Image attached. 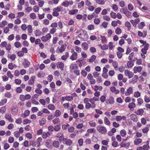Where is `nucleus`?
I'll use <instances>...</instances> for the list:
<instances>
[{
    "label": "nucleus",
    "instance_id": "14",
    "mask_svg": "<svg viewBox=\"0 0 150 150\" xmlns=\"http://www.w3.org/2000/svg\"><path fill=\"white\" fill-rule=\"evenodd\" d=\"M27 29L28 31V35H31L33 31V28L31 25H28L27 26Z\"/></svg>",
    "mask_w": 150,
    "mask_h": 150
},
{
    "label": "nucleus",
    "instance_id": "15",
    "mask_svg": "<svg viewBox=\"0 0 150 150\" xmlns=\"http://www.w3.org/2000/svg\"><path fill=\"white\" fill-rule=\"evenodd\" d=\"M128 107L130 110H133L135 107L136 105L134 103H130L128 105Z\"/></svg>",
    "mask_w": 150,
    "mask_h": 150
},
{
    "label": "nucleus",
    "instance_id": "43",
    "mask_svg": "<svg viewBox=\"0 0 150 150\" xmlns=\"http://www.w3.org/2000/svg\"><path fill=\"white\" fill-rule=\"evenodd\" d=\"M113 66L114 67V68L116 70L118 69V63L116 61H114L112 64Z\"/></svg>",
    "mask_w": 150,
    "mask_h": 150
},
{
    "label": "nucleus",
    "instance_id": "51",
    "mask_svg": "<svg viewBox=\"0 0 150 150\" xmlns=\"http://www.w3.org/2000/svg\"><path fill=\"white\" fill-rule=\"evenodd\" d=\"M45 74L43 73H38L37 76L38 78H42L44 76Z\"/></svg>",
    "mask_w": 150,
    "mask_h": 150
},
{
    "label": "nucleus",
    "instance_id": "23",
    "mask_svg": "<svg viewBox=\"0 0 150 150\" xmlns=\"http://www.w3.org/2000/svg\"><path fill=\"white\" fill-rule=\"evenodd\" d=\"M7 24V22L6 20H4L2 21L1 23H0V28H4L5 25Z\"/></svg>",
    "mask_w": 150,
    "mask_h": 150
},
{
    "label": "nucleus",
    "instance_id": "4",
    "mask_svg": "<svg viewBox=\"0 0 150 150\" xmlns=\"http://www.w3.org/2000/svg\"><path fill=\"white\" fill-rule=\"evenodd\" d=\"M124 73L125 75L128 76L129 79L132 77L134 75L133 73L128 70H125Z\"/></svg>",
    "mask_w": 150,
    "mask_h": 150
},
{
    "label": "nucleus",
    "instance_id": "41",
    "mask_svg": "<svg viewBox=\"0 0 150 150\" xmlns=\"http://www.w3.org/2000/svg\"><path fill=\"white\" fill-rule=\"evenodd\" d=\"M56 137L58 138H62L63 137V134L61 132L58 133L56 136Z\"/></svg>",
    "mask_w": 150,
    "mask_h": 150
},
{
    "label": "nucleus",
    "instance_id": "42",
    "mask_svg": "<svg viewBox=\"0 0 150 150\" xmlns=\"http://www.w3.org/2000/svg\"><path fill=\"white\" fill-rule=\"evenodd\" d=\"M120 134L122 137H124L126 134V131L124 129H122L120 132Z\"/></svg>",
    "mask_w": 150,
    "mask_h": 150
},
{
    "label": "nucleus",
    "instance_id": "38",
    "mask_svg": "<svg viewBox=\"0 0 150 150\" xmlns=\"http://www.w3.org/2000/svg\"><path fill=\"white\" fill-rule=\"evenodd\" d=\"M7 101V100L6 99L4 98L2 99L0 102V105L1 106L4 105Z\"/></svg>",
    "mask_w": 150,
    "mask_h": 150
},
{
    "label": "nucleus",
    "instance_id": "49",
    "mask_svg": "<svg viewBox=\"0 0 150 150\" xmlns=\"http://www.w3.org/2000/svg\"><path fill=\"white\" fill-rule=\"evenodd\" d=\"M110 15V16L113 18H115L116 17V13L112 11L111 12Z\"/></svg>",
    "mask_w": 150,
    "mask_h": 150
},
{
    "label": "nucleus",
    "instance_id": "17",
    "mask_svg": "<svg viewBox=\"0 0 150 150\" xmlns=\"http://www.w3.org/2000/svg\"><path fill=\"white\" fill-rule=\"evenodd\" d=\"M35 79V76H32L28 81L29 84L30 85H33L34 83Z\"/></svg>",
    "mask_w": 150,
    "mask_h": 150
},
{
    "label": "nucleus",
    "instance_id": "26",
    "mask_svg": "<svg viewBox=\"0 0 150 150\" xmlns=\"http://www.w3.org/2000/svg\"><path fill=\"white\" fill-rule=\"evenodd\" d=\"M52 122L54 124H57L60 122L59 119L58 118H56L52 120Z\"/></svg>",
    "mask_w": 150,
    "mask_h": 150
},
{
    "label": "nucleus",
    "instance_id": "16",
    "mask_svg": "<svg viewBox=\"0 0 150 150\" xmlns=\"http://www.w3.org/2000/svg\"><path fill=\"white\" fill-rule=\"evenodd\" d=\"M30 113V111L28 110H26L25 111L24 113L21 114V116L23 117H25L28 116Z\"/></svg>",
    "mask_w": 150,
    "mask_h": 150
},
{
    "label": "nucleus",
    "instance_id": "45",
    "mask_svg": "<svg viewBox=\"0 0 150 150\" xmlns=\"http://www.w3.org/2000/svg\"><path fill=\"white\" fill-rule=\"evenodd\" d=\"M96 58V56L95 55H92L89 60V62H93Z\"/></svg>",
    "mask_w": 150,
    "mask_h": 150
},
{
    "label": "nucleus",
    "instance_id": "62",
    "mask_svg": "<svg viewBox=\"0 0 150 150\" xmlns=\"http://www.w3.org/2000/svg\"><path fill=\"white\" fill-rule=\"evenodd\" d=\"M121 30L119 28H117L115 29V33L117 34H119L121 33Z\"/></svg>",
    "mask_w": 150,
    "mask_h": 150
},
{
    "label": "nucleus",
    "instance_id": "55",
    "mask_svg": "<svg viewBox=\"0 0 150 150\" xmlns=\"http://www.w3.org/2000/svg\"><path fill=\"white\" fill-rule=\"evenodd\" d=\"M7 74L8 77L11 79H12L13 77V75L11 74V72L10 71H8L7 72Z\"/></svg>",
    "mask_w": 150,
    "mask_h": 150
},
{
    "label": "nucleus",
    "instance_id": "53",
    "mask_svg": "<svg viewBox=\"0 0 150 150\" xmlns=\"http://www.w3.org/2000/svg\"><path fill=\"white\" fill-rule=\"evenodd\" d=\"M26 137L29 139H31L32 137V135L30 133H27L25 134Z\"/></svg>",
    "mask_w": 150,
    "mask_h": 150
},
{
    "label": "nucleus",
    "instance_id": "48",
    "mask_svg": "<svg viewBox=\"0 0 150 150\" xmlns=\"http://www.w3.org/2000/svg\"><path fill=\"white\" fill-rule=\"evenodd\" d=\"M60 129V126L59 125H57L54 126V129L55 131L57 132L59 131Z\"/></svg>",
    "mask_w": 150,
    "mask_h": 150
},
{
    "label": "nucleus",
    "instance_id": "40",
    "mask_svg": "<svg viewBox=\"0 0 150 150\" xmlns=\"http://www.w3.org/2000/svg\"><path fill=\"white\" fill-rule=\"evenodd\" d=\"M137 103L138 105L140 106L143 103V99L141 98H139L137 99Z\"/></svg>",
    "mask_w": 150,
    "mask_h": 150
},
{
    "label": "nucleus",
    "instance_id": "20",
    "mask_svg": "<svg viewBox=\"0 0 150 150\" xmlns=\"http://www.w3.org/2000/svg\"><path fill=\"white\" fill-rule=\"evenodd\" d=\"M50 135V132H43L42 134V137L43 139L46 138L47 137L49 136Z\"/></svg>",
    "mask_w": 150,
    "mask_h": 150
},
{
    "label": "nucleus",
    "instance_id": "2",
    "mask_svg": "<svg viewBox=\"0 0 150 150\" xmlns=\"http://www.w3.org/2000/svg\"><path fill=\"white\" fill-rule=\"evenodd\" d=\"M79 33L78 35L79 38H88V34L85 30H80Z\"/></svg>",
    "mask_w": 150,
    "mask_h": 150
},
{
    "label": "nucleus",
    "instance_id": "5",
    "mask_svg": "<svg viewBox=\"0 0 150 150\" xmlns=\"http://www.w3.org/2000/svg\"><path fill=\"white\" fill-rule=\"evenodd\" d=\"M110 91L114 93L115 94H117L120 93V91L118 89H116L115 87L111 86L110 88Z\"/></svg>",
    "mask_w": 150,
    "mask_h": 150
},
{
    "label": "nucleus",
    "instance_id": "52",
    "mask_svg": "<svg viewBox=\"0 0 150 150\" xmlns=\"http://www.w3.org/2000/svg\"><path fill=\"white\" fill-rule=\"evenodd\" d=\"M31 122V121L28 119L24 120L23 121V123L24 125L27 124H29Z\"/></svg>",
    "mask_w": 150,
    "mask_h": 150
},
{
    "label": "nucleus",
    "instance_id": "58",
    "mask_svg": "<svg viewBox=\"0 0 150 150\" xmlns=\"http://www.w3.org/2000/svg\"><path fill=\"white\" fill-rule=\"evenodd\" d=\"M69 125L68 124H67L66 125H63L62 126V128L64 130H66L68 127H69Z\"/></svg>",
    "mask_w": 150,
    "mask_h": 150
},
{
    "label": "nucleus",
    "instance_id": "34",
    "mask_svg": "<svg viewBox=\"0 0 150 150\" xmlns=\"http://www.w3.org/2000/svg\"><path fill=\"white\" fill-rule=\"evenodd\" d=\"M87 132L88 133H95L96 132V130L94 128H90L88 129L87 130Z\"/></svg>",
    "mask_w": 150,
    "mask_h": 150
},
{
    "label": "nucleus",
    "instance_id": "56",
    "mask_svg": "<svg viewBox=\"0 0 150 150\" xmlns=\"http://www.w3.org/2000/svg\"><path fill=\"white\" fill-rule=\"evenodd\" d=\"M47 107L49 109L51 110H54L55 108L54 105L53 104L49 105Z\"/></svg>",
    "mask_w": 150,
    "mask_h": 150
},
{
    "label": "nucleus",
    "instance_id": "6",
    "mask_svg": "<svg viewBox=\"0 0 150 150\" xmlns=\"http://www.w3.org/2000/svg\"><path fill=\"white\" fill-rule=\"evenodd\" d=\"M56 65L57 67L60 69L62 71L64 70V64L63 63L60 62H58L56 64Z\"/></svg>",
    "mask_w": 150,
    "mask_h": 150
},
{
    "label": "nucleus",
    "instance_id": "10",
    "mask_svg": "<svg viewBox=\"0 0 150 150\" xmlns=\"http://www.w3.org/2000/svg\"><path fill=\"white\" fill-rule=\"evenodd\" d=\"M74 53L72 54L71 56L70 57V59L72 60H74L76 59L77 57V53L74 52V51H73Z\"/></svg>",
    "mask_w": 150,
    "mask_h": 150
},
{
    "label": "nucleus",
    "instance_id": "39",
    "mask_svg": "<svg viewBox=\"0 0 150 150\" xmlns=\"http://www.w3.org/2000/svg\"><path fill=\"white\" fill-rule=\"evenodd\" d=\"M145 25L144 22H142L140 23V24H139L138 25V27L139 29H142L143 28L144 26H145Z\"/></svg>",
    "mask_w": 150,
    "mask_h": 150
},
{
    "label": "nucleus",
    "instance_id": "25",
    "mask_svg": "<svg viewBox=\"0 0 150 150\" xmlns=\"http://www.w3.org/2000/svg\"><path fill=\"white\" fill-rule=\"evenodd\" d=\"M53 11H55L58 13L59 12H62L63 10L62 9V7L61 6H60L54 8L53 9Z\"/></svg>",
    "mask_w": 150,
    "mask_h": 150
},
{
    "label": "nucleus",
    "instance_id": "3",
    "mask_svg": "<svg viewBox=\"0 0 150 150\" xmlns=\"http://www.w3.org/2000/svg\"><path fill=\"white\" fill-rule=\"evenodd\" d=\"M66 48V46H64V45H62L60 47H57L56 51L57 53H62L65 50Z\"/></svg>",
    "mask_w": 150,
    "mask_h": 150
},
{
    "label": "nucleus",
    "instance_id": "33",
    "mask_svg": "<svg viewBox=\"0 0 150 150\" xmlns=\"http://www.w3.org/2000/svg\"><path fill=\"white\" fill-rule=\"evenodd\" d=\"M61 114L60 111L59 110H57L55 111L54 116L56 117H59L61 115Z\"/></svg>",
    "mask_w": 150,
    "mask_h": 150
},
{
    "label": "nucleus",
    "instance_id": "1",
    "mask_svg": "<svg viewBox=\"0 0 150 150\" xmlns=\"http://www.w3.org/2000/svg\"><path fill=\"white\" fill-rule=\"evenodd\" d=\"M97 130L100 133L105 135L107 131L106 128L104 126L98 125L97 126Z\"/></svg>",
    "mask_w": 150,
    "mask_h": 150
},
{
    "label": "nucleus",
    "instance_id": "50",
    "mask_svg": "<svg viewBox=\"0 0 150 150\" xmlns=\"http://www.w3.org/2000/svg\"><path fill=\"white\" fill-rule=\"evenodd\" d=\"M78 143L80 146H82L83 144V139L81 138L79 139L78 140Z\"/></svg>",
    "mask_w": 150,
    "mask_h": 150
},
{
    "label": "nucleus",
    "instance_id": "63",
    "mask_svg": "<svg viewBox=\"0 0 150 150\" xmlns=\"http://www.w3.org/2000/svg\"><path fill=\"white\" fill-rule=\"evenodd\" d=\"M14 136L16 138H18L20 136V134L19 132L17 131H16L14 132Z\"/></svg>",
    "mask_w": 150,
    "mask_h": 150
},
{
    "label": "nucleus",
    "instance_id": "57",
    "mask_svg": "<svg viewBox=\"0 0 150 150\" xmlns=\"http://www.w3.org/2000/svg\"><path fill=\"white\" fill-rule=\"evenodd\" d=\"M8 17L10 18L13 19L15 18V15L13 13H11L9 14Z\"/></svg>",
    "mask_w": 150,
    "mask_h": 150
},
{
    "label": "nucleus",
    "instance_id": "60",
    "mask_svg": "<svg viewBox=\"0 0 150 150\" xmlns=\"http://www.w3.org/2000/svg\"><path fill=\"white\" fill-rule=\"evenodd\" d=\"M16 91L17 93H20L22 92V90L20 87H18L16 88Z\"/></svg>",
    "mask_w": 150,
    "mask_h": 150
},
{
    "label": "nucleus",
    "instance_id": "59",
    "mask_svg": "<svg viewBox=\"0 0 150 150\" xmlns=\"http://www.w3.org/2000/svg\"><path fill=\"white\" fill-rule=\"evenodd\" d=\"M94 26L93 25H90L88 26V29L89 30H92L94 29Z\"/></svg>",
    "mask_w": 150,
    "mask_h": 150
},
{
    "label": "nucleus",
    "instance_id": "27",
    "mask_svg": "<svg viewBox=\"0 0 150 150\" xmlns=\"http://www.w3.org/2000/svg\"><path fill=\"white\" fill-rule=\"evenodd\" d=\"M144 112V111L142 109H138L137 110V114L142 116L143 115Z\"/></svg>",
    "mask_w": 150,
    "mask_h": 150
},
{
    "label": "nucleus",
    "instance_id": "13",
    "mask_svg": "<svg viewBox=\"0 0 150 150\" xmlns=\"http://www.w3.org/2000/svg\"><path fill=\"white\" fill-rule=\"evenodd\" d=\"M81 47L83 50H86L88 48V45L86 42H84L81 44Z\"/></svg>",
    "mask_w": 150,
    "mask_h": 150
},
{
    "label": "nucleus",
    "instance_id": "18",
    "mask_svg": "<svg viewBox=\"0 0 150 150\" xmlns=\"http://www.w3.org/2000/svg\"><path fill=\"white\" fill-rule=\"evenodd\" d=\"M142 67H134V71L135 73H136L137 72H140L142 69Z\"/></svg>",
    "mask_w": 150,
    "mask_h": 150
},
{
    "label": "nucleus",
    "instance_id": "54",
    "mask_svg": "<svg viewBox=\"0 0 150 150\" xmlns=\"http://www.w3.org/2000/svg\"><path fill=\"white\" fill-rule=\"evenodd\" d=\"M1 113L3 114L5 113L6 110V108L5 106L1 107Z\"/></svg>",
    "mask_w": 150,
    "mask_h": 150
},
{
    "label": "nucleus",
    "instance_id": "21",
    "mask_svg": "<svg viewBox=\"0 0 150 150\" xmlns=\"http://www.w3.org/2000/svg\"><path fill=\"white\" fill-rule=\"evenodd\" d=\"M104 122L105 124L106 125H107L108 126H110V122L109 120L106 117H104Z\"/></svg>",
    "mask_w": 150,
    "mask_h": 150
},
{
    "label": "nucleus",
    "instance_id": "7",
    "mask_svg": "<svg viewBox=\"0 0 150 150\" xmlns=\"http://www.w3.org/2000/svg\"><path fill=\"white\" fill-rule=\"evenodd\" d=\"M23 64L25 68H27L30 65V63L28 60L25 59L24 60Z\"/></svg>",
    "mask_w": 150,
    "mask_h": 150
},
{
    "label": "nucleus",
    "instance_id": "61",
    "mask_svg": "<svg viewBox=\"0 0 150 150\" xmlns=\"http://www.w3.org/2000/svg\"><path fill=\"white\" fill-rule=\"evenodd\" d=\"M134 53L132 52L131 54H130L129 55V59L130 61H131L132 60V58L134 55Z\"/></svg>",
    "mask_w": 150,
    "mask_h": 150
},
{
    "label": "nucleus",
    "instance_id": "32",
    "mask_svg": "<svg viewBox=\"0 0 150 150\" xmlns=\"http://www.w3.org/2000/svg\"><path fill=\"white\" fill-rule=\"evenodd\" d=\"M65 100L70 101L73 100V97L72 96H65Z\"/></svg>",
    "mask_w": 150,
    "mask_h": 150
},
{
    "label": "nucleus",
    "instance_id": "28",
    "mask_svg": "<svg viewBox=\"0 0 150 150\" xmlns=\"http://www.w3.org/2000/svg\"><path fill=\"white\" fill-rule=\"evenodd\" d=\"M61 5L65 7H67L69 6V1H68L65 0L61 4Z\"/></svg>",
    "mask_w": 150,
    "mask_h": 150
},
{
    "label": "nucleus",
    "instance_id": "8",
    "mask_svg": "<svg viewBox=\"0 0 150 150\" xmlns=\"http://www.w3.org/2000/svg\"><path fill=\"white\" fill-rule=\"evenodd\" d=\"M133 93L132 88L131 87H129L127 91H125V95L126 96H129L130 94Z\"/></svg>",
    "mask_w": 150,
    "mask_h": 150
},
{
    "label": "nucleus",
    "instance_id": "24",
    "mask_svg": "<svg viewBox=\"0 0 150 150\" xmlns=\"http://www.w3.org/2000/svg\"><path fill=\"white\" fill-rule=\"evenodd\" d=\"M138 79V76L137 75H134V77L132 79L131 82L133 83H136Z\"/></svg>",
    "mask_w": 150,
    "mask_h": 150
},
{
    "label": "nucleus",
    "instance_id": "37",
    "mask_svg": "<svg viewBox=\"0 0 150 150\" xmlns=\"http://www.w3.org/2000/svg\"><path fill=\"white\" fill-rule=\"evenodd\" d=\"M96 1L97 3L100 5H103L105 3L104 0H96Z\"/></svg>",
    "mask_w": 150,
    "mask_h": 150
},
{
    "label": "nucleus",
    "instance_id": "31",
    "mask_svg": "<svg viewBox=\"0 0 150 150\" xmlns=\"http://www.w3.org/2000/svg\"><path fill=\"white\" fill-rule=\"evenodd\" d=\"M78 10L77 9H74L70 11L69 14L70 15H74L78 12Z\"/></svg>",
    "mask_w": 150,
    "mask_h": 150
},
{
    "label": "nucleus",
    "instance_id": "46",
    "mask_svg": "<svg viewBox=\"0 0 150 150\" xmlns=\"http://www.w3.org/2000/svg\"><path fill=\"white\" fill-rule=\"evenodd\" d=\"M67 34V33L66 32H62L59 34V37H66Z\"/></svg>",
    "mask_w": 150,
    "mask_h": 150
},
{
    "label": "nucleus",
    "instance_id": "29",
    "mask_svg": "<svg viewBox=\"0 0 150 150\" xmlns=\"http://www.w3.org/2000/svg\"><path fill=\"white\" fill-rule=\"evenodd\" d=\"M53 145L56 148H58L59 146V142L57 141H54L53 143Z\"/></svg>",
    "mask_w": 150,
    "mask_h": 150
},
{
    "label": "nucleus",
    "instance_id": "12",
    "mask_svg": "<svg viewBox=\"0 0 150 150\" xmlns=\"http://www.w3.org/2000/svg\"><path fill=\"white\" fill-rule=\"evenodd\" d=\"M34 33L35 34L36 37H39L41 35H44V34L38 29L35 30L34 31Z\"/></svg>",
    "mask_w": 150,
    "mask_h": 150
},
{
    "label": "nucleus",
    "instance_id": "44",
    "mask_svg": "<svg viewBox=\"0 0 150 150\" xmlns=\"http://www.w3.org/2000/svg\"><path fill=\"white\" fill-rule=\"evenodd\" d=\"M11 110L13 112V114H16L18 112L17 108L13 107L11 108Z\"/></svg>",
    "mask_w": 150,
    "mask_h": 150
},
{
    "label": "nucleus",
    "instance_id": "22",
    "mask_svg": "<svg viewBox=\"0 0 150 150\" xmlns=\"http://www.w3.org/2000/svg\"><path fill=\"white\" fill-rule=\"evenodd\" d=\"M142 142V139H137L134 140V143L135 145H137L140 144Z\"/></svg>",
    "mask_w": 150,
    "mask_h": 150
},
{
    "label": "nucleus",
    "instance_id": "47",
    "mask_svg": "<svg viewBox=\"0 0 150 150\" xmlns=\"http://www.w3.org/2000/svg\"><path fill=\"white\" fill-rule=\"evenodd\" d=\"M14 140V138L13 137H9L8 141L9 143H12L13 142Z\"/></svg>",
    "mask_w": 150,
    "mask_h": 150
},
{
    "label": "nucleus",
    "instance_id": "64",
    "mask_svg": "<svg viewBox=\"0 0 150 150\" xmlns=\"http://www.w3.org/2000/svg\"><path fill=\"white\" fill-rule=\"evenodd\" d=\"M30 18L33 19H35L36 18V15L34 13H30Z\"/></svg>",
    "mask_w": 150,
    "mask_h": 150
},
{
    "label": "nucleus",
    "instance_id": "9",
    "mask_svg": "<svg viewBox=\"0 0 150 150\" xmlns=\"http://www.w3.org/2000/svg\"><path fill=\"white\" fill-rule=\"evenodd\" d=\"M63 141L64 143L66 145L70 146L72 143V141L70 139H67L66 138L63 139Z\"/></svg>",
    "mask_w": 150,
    "mask_h": 150
},
{
    "label": "nucleus",
    "instance_id": "35",
    "mask_svg": "<svg viewBox=\"0 0 150 150\" xmlns=\"http://www.w3.org/2000/svg\"><path fill=\"white\" fill-rule=\"evenodd\" d=\"M125 26L127 27L128 30H129L131 29V24L129 22L127 21L126 22Z\"/></svg>",
    "mask_w": 150,
    "mask_h": 150
},
{
    "label": "nucleus",
    "instance_id": "36",
    "mask_svg": "<svg viewBox=\"0 0 150 150\" xmlns=\"http://www.w3.org/2000/svg\"><path fill=\"white\" fill-rule=\"evenodd\" d=\"M134 65V63L131 61H128L127 63V65L128 68L132 67Z\"/></svg>",
    "mask_w": 150,
    "mask_h": 150
},
{
    "label": "nucleus",
    "instance_id": "30",
    "mask_svg": "<svg viewBox=\"0 0 150 150\" xmlns=\"http://www.w3.org/2000/svg\"><path fill=\"white\" fill-rule=\"evenodd\" d=\"M46 120L44 118H43L39 120V123L40 125L42 126L45 124Z\"/></svg>",
    "mask_w": 150,
    "mask_h": 150
},
{
    "label": "nucleus",
    "instance_id": "11",
    "mask_svg": "<svg viewBox=\"0 0 150 150\" xmlns=\"http://www.w3.org/2000/svg\"><path fill=\"white\" fill-rule=\"evenodd\" d=\"M11 116V115L8 113L6 114L5 116V118L6 119H7L9 122H12L13 121V120Z\"/></svg>",
    "mask_w": 150,
    "mask_h": 150
},
{
    "label": "nucleus",
    "instance_id": "19",
    "mask_svg": "<svg viewBox=\"0 0 150 150\" xmlns=\"http://www.w3.org/2000/svg\"><path fill=\"white\" fill-rule=\"evenodd\" d=\"M130 117L131 119L134 122H137L138 120V118L134 114H132L130 116Z\"/></svg>",
    "mask_w": 150,
    "mask_h": 150
}]
</instances>
